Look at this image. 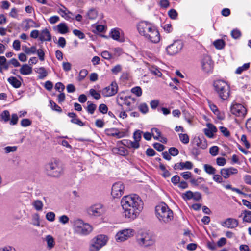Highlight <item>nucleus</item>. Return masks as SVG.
<instances>
[{"label":"nucleus","mask_w":251,"mask_h":251,"mask_svg":"<svg viewBox=\"0 0 251 251\" xmlns=\"http://www.w3.org/2000/svg\"><path fill=\"white\" fill-rule=\"evenodd\" d=\"M118 144H121L129 149H137L140 147V143L137 142L132 141L128 139H124L118 142Z\"/></svg>","instance_id":"obj_20"},{"label":"nucleus","mask_w":251,"mask_h":251,"mask_svg":"<svg viewBox=\"0 0 251 251\" xmlns=\"http://www.w3.org/2000/svg\"><path fill=\"white\" fill-rule=\"evenodd\" d=\"M57 31L62 34H65L69 32V28L65 23L59 24L56 27Z\"/></svg>","instance_id":"obj_28"},{"label":"nucleus","mask_w":251,"mask_h":251,"mask_svg":"<svg viewBox=\"0 0 251 251\" xmlns=\"http://www.w3.org/2000/svg\"><path fill=\"white\" fill-rule=\"evenodd\" d=\"M179 138L180 141L184 144H187L189 142V137L187 134L180 133L179 134Z\"/></svg>","instance_id":"obj_45"},{"label":"nucleus","mask_w":251,"mask_h":251,"mask_svg":"<svg viewBox=\"0 0 251 251\" xmlns=\"http://www.w3.org/2000/svg\"><path fill=\"white\" fill-rule=\"evenodd\" d=\"M238 173V169L233 167L224 168L220 170L221 175L225 179H227L231 176L236 175Z\"/></svg>","instance_id":"obj_19"},{"label":"nucleus","mask_w":251,"mask_h":251,"mask_svg":"<svg viewBox=\"0 0 251 251\" xmlns=\"http://www.w3.org/2000/svg\"><path fill=\"white\" fill-rule=\"evenodd\" d=\"M87 103L88 106L86 108L87 111L89 113L93 114L94 113L95 110L96 109L97 106L95 104L90 103V101H88Z\"/></svg>","instance_id":"obj_42"},{"label":"nucleus","mask_w":251,"mask_h":251,"mask_svg":"<svg viewBox=\"0 0 251 251\" xmlns=\"http://www.w3.org/2000/svg\"><path fill=\"white\" fill-rule=\"evenodd\" d=\"M89 93L96 100H99L101 98L100 94L94 89H91L89 91Z\"/></svg>","instance_id":"obj_57"},{"label":"nucleus","mask_w":251,"mask_h":251,"mask_svg":"<svg viewBox=\"0 0 251 251\" xmlns=\"http://www.w3.org/2000/svg\"><path fill=\"white\" fill-rule=\"evenodd\" d=\"M150 70L152 74H154L156 76H161L162 75V73H161V72L158 68L156 67L151 66L150 67Z\"/></svg>","instance_id":"obj_55"},{"label":"nucleus","mask_w":251,"mask_h":251,"mask_svg":"<svg viewBox=\"0 0 251 251\" xmlns=\"http://www.w3.org/2000/svg\"><path fill=\"white\" fill-rule=\"evenodd\" d=\"M181 170H191L193 167V164L192 162L187 161L186 162H181Z\"/></svg>","instance_id":"obj_41"},{"label":"nucleus","mask_w":251,"mask_h":251,"mask_svg":"<svg viewBox=\"0 0 251 251\" xmlns=\"http://www.w3.org/2000/svg\"><path fill=\"white\" fill-rule=\"evenodd\" d=\"M32 206L37 211H41L43 209V203L41 201L37 200L33 202Z\"/></svg>","instance_id":"obj_39"},{"label":"nucleus","mask_w":251,"mask_h":251,"mask_svg":"<svg viewBox=\"0 0 251 251\" xmlns=\"http://www.w3.org/2000/svg\"><path fill=\"white\" fill-rule=\"evenodd\" d=\"M221 225L224 227L233 229L238 226L239 221L235 218H228L221 223Z\"/></svg>","instance_id":"obj_18"},{"label":"nucleus","mask_w":251,"mask_h":251,"mask_svg":"<svg viewBox=\"0 0 251 251\" xmlns=\"http://www.w3.org/2000/svg\"><path fill=\"white\" fill-rule=\"evenodd\" d=\"M46 241L47 243V247L50 250L54 247V239L51 235H48L46 236Z\"/></svg>","instance_id":"obj_34"},{"label":"nucleus","mask_w":251,"mask_h":251,"mask_svg":"<svg viewBox=\"0 0 251 251\" xmlns=\"http://www.w3.org/2000/svg\"><path fill=\"white\" fill-rule=\"evenodd\" d=\"M39 39L41 41H50L51 40V34L47 28H46L41 31Z\"/></svg>","instance_id":"obj_23"},{"label":"nucleus","mask_w":251,"mask_h":251,"mask_svg":"<svg viewBox=\"0 0 251 251\" xmlns=\"http://www.w3.org/2000/svg\"><path fill=\"white\" fill-rule=\"evenodd\" d=\"M10 113L8 110H4L0 114V120L7 122L10 120Z\"/></svg>","instance_id":"obj_38"},{"label":"nucleus","mask_w":251,"mask_h":251,"mask_svg":"<svg viewBox=\"0 0 251 251\" xmlns=\"http://www.w3.org/2000/svg\"><path fill=\"white\" fill-rule=\"evenodd\" d=\"M136 241L142 247H148L153 245L155 239L153 234L147 230H140L136 236Z\"/></svg>","instance_id":"obj_3"},{"label":"nucleus","mask_w":251,"mask_h":251,"mask_svg":"<svg viewBox=\"0 0 251 251\" xmlns=\"http://www.w3.org/2000/svg\"><path fill=\"white\" fill-rule=\"evenodd\" d=\"M18 116L17 114H12L11 118L10 119V124L11 125H15L17 124L18 121Z\"/></svg>","instance_id":"obj_59"},{"label":"nucleus","mask_w":251,"mask_h":251,"mask_svg":"<svg viewBox=\"0 0 251 251\" xmlns=\"http://www.w3.org/2000/svg\"><path fill=\"white\" fill-rule=\"evenodd\" d=\"M168 15L172 19H176L178 15L176 11L174 9H172L168 11Z\"/></svg>","instance_id":"obj_64"},{"label":"nucleus","mask_w":251,"mask_h":251,"mask_svg":"<svg viewBox=\"0 0 251 251\" xmlns=\"http://www.w3.org/2000/svg\"><path fill=\"white\" fill-rule=\"evenodd\" d=\"M73 33L75 36L78 37L80 39H83L85 37L84 34L82 31L78 29H75L73 30Z\"/></svg>","instance_id":"obj_54"},{"label":"nucleus","mask_w":251,"mask_h":251,"mask_svg":"<svg viewBox=\"0 0 251 251\" xmlns=\"http://www.w3.org/2000/svg\"><path fill=\"white\" fill-rule=\"evenodd\" d=\"M151 134L153 138L156 140H159V138L161 137V132L158 128H152Z\"/></svg>","instance_id":"obj_46"},{"label":"nucleus","mask_w":251,"mask_h":251,"mask_svg":"<svg viewBox=\"0 0 251 251\" xmlns=\"http://www.w3.org/2000/svg\"><path fill=\"white\" fill-rule=\"evenodd\" d=\"M122 34V30L118 28H113L110 32V35L113 39L121 42L124 41Z\"/></svg>","instance_id":"obj_21"},{"label":"nucleus","mask_w":251,"mask_h":251,"mask_svg":"<svg viewBox=\"0 0 251 251\" xmlns=\"http://www.w3.org/2000/svg\"><path fill=\"white\" fill-rule=\"evenodd\" d=\"M131 92L137 97H140L142 94V91L140 87L136 86L132 88Z\"/></svg>","instance_id":"obj_49"},{"label":"nucleus","mask_w":251,"mask_h":251,"mask_svg":"<svg viewBox=\"0 0 251 251\" xmlns=\"http://www.w3.org/2000/svg\"><path fill=\"white\" fill-rule=\"evenodd\" d=\"M135 233L134 229L126 228L118 231L115 236V240L118 242H122L133 236Z\"/></svg>","instance_id":"obj_9"},{"label":"nucleus","mask_w":251,"mask_h":251,"mask_svg":"<svg viewBox=\"0 0 251 251\" xmlns=\"http://www.w3.org/2000/svg\"><path fill=\"white\" fill-rule=\"evenodd\" d=\"M193 197V192L191 191H187L182 194V198L185 200H190Z\"/></svg>","instance_id":"obj_56"},{"label":"nucleus","mask_w":251,"mask_h":251,"mask_svg":"<svg viewBox=\"0 0 251 251\" xmlns=\"http://www.w3.org/2000/svg\"><path fill=\"white\" fill-rule=\"evenodd\" d=\"M203 169L209 175H214L216 172V169L209 164H204Z\"/></svg>","instance_id":"obj_37"},{"label":"nucleus","mask_w":251,"mask_h":251,"mask_svg":"<svg viewBox=\"0 0 251 251\" xmlns=\"http://www.w3.org/2000/svg\"><path fill=\"white\" fill-rule=\"evenodd\" d=\"M12 47L16 51H19L21 49V43L20 41L18 40H14L13 43Z\"/></svg>","instance_id":"obj_63"},{"label":"nucleus","mask_w":251,"mask_h":251,"mask_svg":"<svg viewBox=\"0 0 251 251\" xmlns=\"http://www.w3.org/2000/svg\"><path fill=\"white\" fill-rule=\"evenodd\" d=\"M19 71L23 75H28L32 73V68L27 64H24L21 66Z\"/></svg>","instance_id":"obj_27"},{"label":"nucleus","mask_w":251,"mask_h":251,"mask_svg":"<svg viewBox=\"0 0 251 251\" xmlns=\"http://www.w3.org/2000/svg\"><path fill=\"white\" fill-rule=\"evenodd\" d=\"M55 215L54 212H49L46 214V218L48 221L53 222L55 220Z\"/></svg>","instance_id":"obj_61"},{"label":"nucleus","mask_w":251,"mask_h":251,"mask_svg":"<svg viewBox=\"0 0 251 251\" xmlns=\"http://www.w3.org/2000/svg\"><path fill=\"white\" fill-rule=\"evenodd\" d=\"M50 106L52 110L61 113L62 112L61 108L58 106L55 102L52 100L50 101Z\"/></svg>","instance_id":"obj_43"},{"label":"nucleus","mask_w":251,"mask_h":251,"mask_svg":"<svg viewBox=\"0 0 251 251\" xmlns=\"http://www.w3.org/2000/svg\"><path fill=\"white\" fill-rule=\"evenodd\" d=\"M98 16V11L95 8L90 9L87 13V17L91 20L96 19Z\"/></svg>","instance_id":"obj_36"},{"label":"nucleus","mask_w":251,"mask_h":251,"mask_svg":"<svg viewBox=\"0 0 251 251\" xmlns=\"http://www.w3.org/2000/svg\"><path fill=\"white\" fill-rule=\"evenodd\" d=\"M23 24H25L24 28L25 30H28L31 27L38 28L40 26L38 23H36L31 19H26L23 21Z\"/></svg>","instance_id":"obj_22"},{"label":"nucleus","mask_w":251,"mask_h":251,"mask_svg":"<svg viewBox=\"0 0 251 251\" xmlns=\"http://www.w3.org/2000/svg\"><path fill=\"white\" fill-rule=\"evenodd\" d=\"M22 48L25 53L26 54H34L37 51L36 47L34 46H32L30 48H29L26 46H24Z\"/></svg>","instance_id":"obj_35"},{"label":"nucleus","mask_w":251,"mask_h":251,"mask_svg":"<svg viewBox=\"0 0 251 251\" xmlns=\"http://www.w3.org/2000/svg\"><path fill=\"white\" fill-rule=\"evenodd\" d=\"M73 223V229L78 234L87 235L90 233L93 230L90 225L84 223L81 219H76L74 221Z\"/></svg>","instance_id":"obj_7"},{"label":"nucleus","mask_w":251,"mask_h":251,"mask_svg":"<svg viewBox=\"0 0 251 251\" xmlns=\"http://www.w3.org/2000/svg\"><path fill=\"white\" fill-rule=\"evenodd\" d=\"M155 213L161 222L167 223L173 219V211L165 203H161L155 207Z\"/></svg>","instance_id":"obj_2"},{"label":"nucleus","mask_w":251,"mask_h":251,"mask_svg":"<svg viewBox=\"0 0 251 251\" xmlns=\"http://www.w3.org/2000/svg\"><path fill=\"white\" fill-rule=\"evenodd\" d=\"M142 131L140 130H137L134 132L133 135V138L135 142L139 143L142 138Z\"/></svg>","instance_id":"obj_44"},{"label":"nucleus","mask_w":251,"mask_h":251,"mask_svg":"<svg viewBox=\"0 0 251 251\" xmlns=\"http://www.w3.org/2000/svg\"><path fill=\"white\" fill-rule=\"evenodd\" d=\"M209 153L213 156H216L219 153V147L217 146L211 147L209 149Z\"/></svg>","instance_id":"obj_52"},{"label":"nucleus","mask_w":251,"mask_h":251,"mask_svg":"<svg viewBox=\"0 0 251 251\" xmlns=\"http://www.w3.org/2000/svg\"><path fill=\"white\" fill-rule=\"evenodd\" d=\"M215 91L223 100H227L230 95V86L225 81L216 80L213 83Z\"/></svg>","instance_id":"obj_5"},{"label":"nucleus","mask_w":251,"mask_h":251,"mask_svg":"<svg viewBox=\"0 0 251 251\" xmlns=\"http://www.w3.org/2000/svg\"><path fill=\"white\" fill-rule=\"evenodd\" d=\"M32 122L29 119H23L21 121V125L23 127H27L30 126Z\"/></svg>","instance_id":"obj_58"},{"label":"nucleus","mask_w":251,"mask_h":251,"mask_svg":"<svg viewBox=\"0 0 251 251\" xmlns=\"http://www.w3.org/2000/svg\"><path fill=\"white\" fill-rule=\"evenodd\" d=\"M9 67V62H6V59L4 56L0 57V72L2 73V70H7Z\"/></svg>","instance_id":"obj_31"},{"label":"nucleus","mask_w":251,"mask_h":251,"mask_svg":"<svg viewBox=\"0 0 251 251\" xmlns=\"http://www.w3.org/2000/svg\"><path fill=\"white\" fill-rule=\"evenodd\" d=\"M124 190L125 187L122 182H116L112 186L111 195L114 198H119L124 194Z\"/></svg>","instance_id":"obj_14"},{"label":"nucleus","mask_w":251,"mask_h":251,"mask_svg":"<svg viewBox=\"0 0 251 251\" xmlns=\"http://www.w3.org/2000/svg\"><path fill=\"white\" fill-rule=\"evenodd\" d=\"M45 173L49 176L59 177L63 173V169L58 160L53 159L45 166Z\"/></svg>","instance_id":"obj_4"},{"label":"nucleus","mask_w":251,"mask_h":251,"mask_svg":"<svg viewBox=\"0 0 251 251\" xmlns=\"http://www.w3.org/2000/svg\"><path fill=\"white\" fill-rule=\"evenodd\" d=\"M223 178L224 177L222 176L221 175H220L215 174H214V175H213V180L218 183H222L224 181Z\"/></svg>","instance_id":"obj_53"},{"label":"nucleus","mask_w":251,"mask_h":251,"mask_svg":"<svg viewBox=\"0 0 251 251\" xmlns=\"http://www.w3.org/2000/svg\"><path fill=\"white\" fill-rule=\"evenodd\" d=\"M242 214H244L243 222L251 223V211L247 210H244L242 211L241 215L239 216V217H241Z\"/></svg>","instance_id":"obj_29"},{"label":"nucleus","mask_w":251,"mask_h":251,"mask_svg":"<svg viewBox=\"0 0 251 251\" xmlns=\"http://www.w3.org/2000/svg\"><path fill=\"white\" fill-rule=\"evenodd\" d=\"M118 87L116 82H112L111 84L101 91V93L104 97H108L115 95L118 92Z\"/></svg>","instance_id":"obj_15"},{"label":"nucleus","mask_w":251,"mask_h":251,"mask_svg":"<svg viewBox=\"0 0 251 251\" xmlns=\"http://www.w3.org/2000/svg\"><path fill=\"white\" fill-rule=\"evenodd\" d=\"M65 10L62 9H59L58 11V13L63 18H64L67 20H69L70 19H73V18L69 15V13L70 12L68 11L66 8H64Z\"/></svg>","instance_id":"obj_33"},{"label":"nucleus","mask_w":251,"mask_h":251,"mask_svg":"<svg viewBox=\"0 0 251 251\" xmlns=\"http://www.w3.org/2000/svg\"><path fill=\"white\" fill-rule=\"evenodd\" d=\"M183 47V44L181 40H176L173 43L167 46L166 51L168 54L174 55L180 51Z\"/></svg>","instance_id":"obj_12"},{"label":"nucleus","mask_w":251,"mask_h":251,"mask_svg":"<svg viewBox=\"0 0 251 251\" xmlns=\"http://www.w3.org/2000/svg\"><path fill=\"white\" fill-rule=\"evenodd\" d=\"M232 37L235 39L239 38L241 36V31L237 29H234L231 32Z\"/></svg>","instance_id":"obj_51"},{"label":"nucleus","mask_w":251,"mask_h":251,"mask_svg":"<svg viewBox=\"0 0 251 251\" xmlns=\"http://www.w3.org/2000/svg\"><path fill=\"white\" fill-rule=\"evenodd\" d=\"M108 240L107 236L103 234H100L95 237L90 243L89 251H99L106 244Z\"/></svg>","instance_id":"obj_8"},{"label":"nucleus","mask_w":251,"mask_h":251,"mask_svg":"<svg viewBox=\"0 0 251 251\" xmlns=\"http://www.w3.org/2000/svg\"><path fill=\"white\" fill-rule=\"evenodd\" d=\"M67 115L71 118V122L76 124L80 126H83L84 124L78 118H77V115L75 113L69 112L67 114Z\"/></svg>","instance_id":"obj_25"},{"label":"nucleus","mask_w":251,"mask_h":251,"mask_svg":"<svg viewBox=\"0 0 251 251\" xmlns=\"http://www.w3.org/2000/svg\"><path fill=\"white\" fill-rule=\"evenodd\" d=\"M88 74V71L86 69H82L80 71L79 75V80H83Z\"/></svg>","instance_id":"obj_62"},{"label":"nucleus","mask_w":251,"mask_h":251,"mask_svg":"<svg viewBox=\"0 0 251 251\" xmlns=\"http://www.w3.org/2000/svg\"><path fill=\"white\" fill-rule=\"evenodd\" d=\"M139 111L143 114H146L149 111V108L146 103H142L138 106Z\"/></svg>","instance_id":"obj_47"},{"label":"nucleus","mask_w":251,"mask_h":251,"mask_svg":"<svg viewBox=\"0 0 251 251\" xmlns=\"http://www.w3.org/2000/svg\"><path fill=\"white\" fill-rule=\"evenodd\" d=\"M145 38L154 43H158L160 40L159 32L154 25L152 27L151 30H150L147 34Z\"/></svg>","instance_id":"obj_16"},{"label":"nucleus","mask_w":251,"mask_h":251,"mask_svg":"<svg viewBox=\"0 0 251 251\" xmlns=\"http://www.w3.org/2000/svg\"><path fill=\"white\" fill-rule=\"evenodd\" d=\"M231 113L238 117H243L246 114V108L241 104H232L230 107Z\"/></svg>","instance_id":"obj_17"},{"label":"nucleus","mask_w":251,"mask_h":251,"mask_svg":"<svg viewBox=\"0 0 251 251\" xmlns=\"http://www.w3.org/2000/svg\"><path fill=\"white\" fill-rule=\"evenodd\" d=\"M250 67V63H245L243 66L239 67L236 70L237 74H241L243 71L247 70Z\"/></svg>","instance_id":"obj_48"},{"label":"nucleus","mask_w":251,"mask_h":251,"mask_svg":"<svg viewBox=\"0 0 251 251\" xmlns=\"http://www.w3.org/2000/svg\"><path fill=\"white\" fill-rule=\"evenodd\" d=\"M153 26L152 24L147 21H141L137 24V28L139 34L145 37Z\"/></svg>","instance_id":"obj_13"},{"label":"nucleus","mask_w":251,"mask_h":251,"mask_svg":"<svg viewBox=\"0 0 251 251\" xmlns=\"http://www.w3.org/2000/svg\"><path fill=\"white\" fill-rule=\"evenodd\" d=\"M112 152L115 154L126 156L128 154V151L124 147H114L112 149Z\"/></svg>","instance_id":"obj_24"},{"label":"nucleus","mask_w":251,"mask_h":251,"mask_svg":"<svg viewBox=\"0 0 251 251\" xmlns=\"http://www.w3.org/2000/svg\"><path fill=\"white\" fill-rule=\"evenodd\" d=\"M7 81L14 88H18L21 86V81L15 77H10Z\"/></svg>","instance_id":"obj_30"},{"label":"nucleus","mask_w":251,"mask_h":251,"mask_svg":"<svg viewBox=\"0 0 251 251\" xmlns=\"http://www.w3.org/2000/svg\"><path fill=\"white\" fill-rule=\"evenodd\" d=\"M125 217L130 220L135 219L143 207V202L136 194L123 197L121 201Z\"/></svg>","instance_id":"obj_1"},{"label":"nucleus","mask_w":251,"mask_h":251,"mask_svg":"<svg viewBox=\"0 0 251 251\" xmlns=\"http://www.w3.org/2000/svg\"><path fill=\"white\" fill-rule=\"evenodd\" d=\"M194 142L196 143V145L199 148L204 150L207 147V141L205 139H201L198 137L194 139Z\"/></svg>","instance_id":"obj_26"},{"label":"nucleus","mask_w":251,"mask_h":251,"mask_svg":"<svg viewBox=\"0 0 251 251\" xmlns=\"http://www.w3.org/2000/svg\"><path fill=\"white\" fill-rule=\"evenodd\" d=\"M104 208L100 203L93 204L87 209V213L94 217H100L104 213Z\"/></svg>","instance_id":"obj_11"},{"label":"nucleus","mask_w":251,"mask_h":251,"mask_svg":"<svg viewBox=\"0 0 251 251\" xmlns=\"http://www.w3.org/2000/svg\"><path fill=\"white\" fill-rule=\"evenodd\" d=\"M213 45L217 49L221 50L224 48L225 43L222 39H218L214 42Z\"/></svg>","instance_id":"obj_40"},{"label":"nucleus","mask_w":251,"mask_h":251,"mask_svg":"<svg viewBox=\"0 0 251 251\" xmlns=\"http://www.w3.org/2000/svg\"><path fill=\"white\" fill-rule=\"evenodd\" d=\"M202 70L205 73H211L213 70L214 63L211 57L207 54L203 55L201 60Z\"/></svg>","instance_id":"obj_10"},{"label":"nucleus","mask_w":251,"mask_h":251,"mask_svg":"<svg viewBox=\"0 0 251 251\" xmlns=\"http://www.w3.org/2000/svg\"><path fill=\"white\" fill-rule=\"evenodd\" d=\"M136 99L131 96H126L124 92H120L118 94L116 98V102L117 104L123 107V104L127 106L126 111H130L134 109L135 107L134 105Z\"/></svg>","instance_id":"obj_6"},{"label":"nucleus","mask_w":251,"mask_h":251,"mask_svg":"<svg viewBox=\"0 0 251 251\" xmlns=\"http://www.w3.org/2000/svg\"><path fill=\"white\" fill-rule=\"evenodd\" d=\"M36 72L39 74L38 78L40 79H43L48 75V72L43 67H41L37 69Z\"/></svg>","instance_id":"obj_32"},{"label":"nucleus","mask_w":251,"mask_h":251,"mask_svg":"<svg viewBox=\"0 0 251 251\" xmlns=\"http://www.w3.org/2000/svg\"><path fill=\"white\" fill-rule=\"evenodd\" d=\"M36 52L40 61H43L45 60V53L42 49L37 50Z\"/></svg>","instance_id":"obj_60"},{"label":"nucleus","mask_w":251,"mask_h":251,"mask_svg":"<svg viewBox=\"0 0 251 251\" xmlns=\"http://www.w3.org/2000/svg\"><path fill=\"white\" fill-rule=\"evenodd\" d=\"M117 128H112L105 130L106 134L108 136L116 137L117 132Z\"/></svg>","instance_id":"obj_50"}]
</instances>
